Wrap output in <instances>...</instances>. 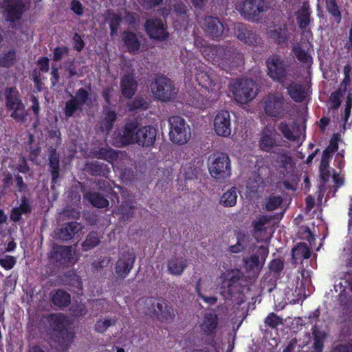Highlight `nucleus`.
I'll return each mask as SVG.
<instances>
[{"label":"nucleus","mask_w":352,"mask_h":352,"mask_svg":"<svg viewBox=\"0 0 352 352\" xmlns=\"http://www.w3.org/2000/svg\"><path fill=\"white\" fill-rule=\"evenodd\" d=\"M206 52H208V59L225 71H231L244 65L243 54L233 47L208 45L203 50V53Z\"/></svg>","instance_id":"obj_1"},{"label":"nucleus","mask_w":352,"mask_h":352,"mask_svg":"<svg viewBox=\"0 0 352 352\" xmlns=\"http://www.w3.org/2000/svg\"><path fill=\"white\" fill-rule=\"evenodd\" d=\"M210 175L217 180L223 181L231 175V163L228 154L217 152L211 154L208 160Z\"/></svg>","instance_id":"obj_2"},{"label":"nucleus","mask_w":352,"mask_h":352,"mask_svg":"<svg viewBox=\"0 0 352 352\" xmlns=\"http://www.w3.org/2000/svg\"><path fill=\"white\" fill-rule=\"evenodd\" d=\"M241 278L242 273L239 270H232L222 274L220 294L225 300H233L241 294Z\"/></svg>","instance_id":"obj_3"},{"label":"nucleus","mask_w":352,"mask_h":352,"mask_svg":"<svg viewBox=\"0 0 352 352\" xmlns=\"http://www.w3.org/2000/svg\"><path fill=\"white\" fill-rule=\"evenodd\" d=\"M6 107L11 111L10 117L15 121L23 123L28 116L21 96L16 87L6 88L5 90Z\"/></svg>","instance_id":"obj_4"},{"label":"nucleus","mask_w":352,"mask_h":352,"mask_svg":"<svg viewBox=\"0 0 352 352\" xmlns=\"http://www.w3.org/2000/svg\"><path fill=\"white\" fill-rule=\"evenodd\" d=\"M45 319L44 322H47L53 330L60 345L68 346L72 342L74 336L65 326V316L62 314H50Z\"/></svg>","instance_id":"obj_5"},{"label":"nucleus","mask_w":352,"mask_h":352,"mask_svg":"<svg viewBox=\"0 0 352 352\" xmlns=\"http://www.w3.org/2000/svg\"><path fill=\"white\" fill-rule=\"evenodd\" d=\"M151 88L155 98L162 102L171 101L177 94L173 81L164 74L155 76Z\"/></svg>","instance_id":"obj_6"},{"label":"nucleus","mask_w":352,"mask_h":352,"mask_svg":"<svg viewBox=\"0 0 352 352\" xmlns=\"http://www.w3.org/2000/svg\"><path fill=\"white\" fill-rule=\"evenodd\" d=\"M49 137L50 139H54L55 142L54 146H51L49 148L48 151V166L49 171L51 174V188H54L55 184L57 183L58 179L60 177V154L57 152V148L60 145L62 139L61 135L59 130L51 131L49 133Z\"/></svg>","instance_id":"obj_7"},{"label":"nucleus","mask_w":352,"mask_h":352,"mask_svg":"<svg viewBox=\"0 0 352 352\" xmlns=\"http://www.w3.org/2000/svg\"><path fill=\"white\" fill-rule=\"evenodd\" d=\"M234 100L239 104H247L257 94L256 82L251 79H237L230 87Z\"/></svg>","instance_id":"obj_8"},{"label":"nucleus","mask_w":352,"mask_h":352,"mask_svg":"<svg viewBox=\"0 0 352 352\" xmlns=\"http://www.w3.org/2000/svg\"><path fill=\"white\" fill-rule=\"evenodd\" d=\"M139 125L140 122L136 118L126 121L120 131L114 135L113 144L116 147H124L135 144Z\"/></svg>","instance_id":"obj_9"},{"label":"nucleus","mask_w":352,"mask_h":352,"mask_svg":"<svg viewBox=\"0 0 352 352\" xmlns=\"http://www.w3.org/2000/svg\"><path fill=\"white\" fill-rule=\"evenodd\" d=\"M151 316L160 322L170 323L175 318V310L166 300L153 298L148 309Z\"/></svg>","instance_id":"obj_10"},{"label":"nucleus","mask_w":352,"mask_h":352,"mask_svg":"<svg viewBox=\"0 0 352 352\" xmlns=\"http://www.w3.org/2000/svg\"><path fill=\"white\" fill-rule=\"evenodd\" d=\"M0 10L4 21L14 24L22 19L25 4L23 0H3L0 2Z\"/></svg>","instance_id":"obj_11"},{"label":"nucleus","mask_w":352,"mask_h":352,"mask_svg":"<svg viewBox=\"0 0 352 352\" xmlns=\"http://www.w3.org/2000/svg\"><path fill=\"white\" fill-rule=\"evenodd\" d=\"M267 74L274 81L283 85L287 77V63L278 54H274L266 60Z\"/></svg>","instance_id":"obj_12"},{"label":"nucleus","mask_w":352,"mask_h":352,"mask_svg":"<svg viewBox=\"0 0 352 352\" xmlns=\"http://www.w3.org/2000/svg\"><path fill=\"white\" fill-rule=\"evenodd\" d=\"M169 138L170 141L177 144H186L190 138L187 132L188 126L185 120L178 116H171L168 119Z\"/></svg>","instance_id":"obj_13"},{"label":"nucleus","mask_w":352,"mask_h":352,"mask_svg":"<svg viewBox=\"0 0 352 352\" xmlns=\"http://www.w3.org/2000/svg\"><path fill=\"white\" fill-rule=\"evenodd\" d=\"M50 261L58 267L72 265L76 260L72 246L56 245L52 248L49 255Z\"/></svg>","instance_id":"obj_14"},{"label":"nucleus","mask_w":352,"mask_h":352,"mask_svg":"<svg viewBox=\"0 0 352 352\" xmlns=\"http://www.w3.org/2000/svg\"><path fill=\"white\" fill-rule=\"evenodd\" d=\"M280 134L274 126H267L261 131L258 140L260 150L267 153H274V148L280 146Z\"/></svg>","instance_id":"obj_15"},{"label":"nucleus","mask_w":352,"mask_h":352,"mask_svg":"<svg viewBox=\"0 0 352 352\" xmlns=\"http://www.w3.org/2000/svg\"><path fill=\"white\" fill-rule=\"evenodd\" d=\"M258 252L259 255L254 254L249 257L243 258L244 268L246 272L256 276L261 270L269 253L267 248L264 245H261L258 249Z\"/></svg>","instance_id":"obj_16"},{"label":"nucleus","mask_w":352,"mask_h":352,"mask_svg":"<svg viewBox=\"0 0 352 352\" xmlns=\"http://www.w3.org/2000/svg\"><path fill=\"white\" fill-rule=\"evenodd\" d=\"M144 30L147 35L155 40L164 41L169 36L166 27L160 18L147 19L144 23Z\"/></svg>","instance_id":"obj_17"},{"label":"nucleus","mask_w":352,"mask_h":352,"mask_svg":"<svg viewBox=\"0 0 352 352\" xmlns=\"http://www.w3.org/2000/svg\"><path fill=\"white\" fill-rule=\"evenodd\" d=\"M266 10L267 6L264 0H245L241 7V15L246 20L255 21Z\"/></svg>","instance_id":"obj_18"},{"label":"nucleus","mask_w":352,"mask_h":352,"mask_svg":"<svg viewBox=\"0 0 352 352\" xmlns=\"http://www.w3.org/2000/svg\"><path fill=\"white\" fill-rule=\"evenodd\" d=\"M199 23L206 34L213 40L218 39L223 33V24L218 17L206 16Z\"/></svg>","instance_id":"obj_19"},{"label":"nucleus","mask_w":352,"mask_h":352,"mask_svg":"<svg viewBox=\"0 0 352 352\" xmlns=\"http://www.w3.org/2000/svg\"><path fill=\"white\" fill-rule=\"evenodd\" d=\"M136 256L133 251L124 252L116 263L115 271L120 278H125L133 267Z\"/></svg>","instance_id":"obj_20"},{"label":"nucleus","mask_w":352,"mask_h":352,"mask_svg":"<svg viewBox=\"0 0 352 352\" xmlns=\"http://www.w3.org/2000/svg\"><path fill=\"white\" fill-rule=\"evenodd\" d=\"M234 34L239 40L250 46H258L263 42L254 31L241 23L235 25Z\"/></svg>","instance_id":"obj_21"},{"label":"nucleus","mask_w":352,"mask_h":352,"mask_svg":"<svg viewBox=\"0 0 352 352\" xmlns=\"http://www.w3.org/2000/svg\"><path fill=\"white\" fill-rule=\"evenodd\" d=\"M214 130L219 136L227 138L231 134L230 113L227 110L219 111L213 120Z\"/></svg>","instance_id":"obj_22"},{"label":"nucleus","mask_w":352,"mask_h":352,"mask_svg":"<svg viewBox=\"0 0 352 352\" xmlns=\"http://www.w3.org/2000/svg\"><path fill=\"white\" fill-rule=\"evenodd\" d=\"M284 98L282 96L270 94L264 102V111L270 117L279 118L284 113Z\"/></svg>","instance_id":"obj_23"},{"label":"nucleus","mask_w":352,"mask_h":352,"mask_svg":"<svg viewBox=\"0 0 352 352\" xmlns=\"http://www.w3.org/2000/svg\"><path fill=\"white\" fill-rule=\"evenodd\" d=\"M157 129L153 125H139L136 133L135 144L143 146L149 147L153 146L156 140Z\"/></svg>","instance_id":"obj_24"},{"label":"nucleus","mask_w":352,"mask_h":352,"mask_svg":"<svg viewBox=\"0 0 352 352\" xmlns=\"http://www.w3.org/2000/svg\"><path fill=\"white\" fill-rule=\"evenodd\" d=\"M288 25L286 23L274 25L269 32V36L278 45L287 44L289 38Z\"/></svg>","instance_id":"obj_25"},{"label":"nucleus","mask_w":352,"mask_h":352,"mask_svg":"<svg viewBox=\"0 0 352 352\" xmlns=\"http://www.w3.org/2000/svg\"><path fill=\"white\" fill-rule=\"evenodd\" d=\"M119 153V151L114 150L109 146L94 148L91 151L94 158L107 161L112 164L118 160Z\"/></svg>","instance_id":"obj_26"},{"label":"nucleus","mask_w":352,"mask_h":352,"mask_svg":"<svg viewBox=\"0 0 352 352\" xmlns=\"http://www.w3.org/2000/svg\"><path fill=\"white\" fill-rule=\"evenodd\" d=\"M122 40L130 54H135L139 52L141 41L135 33L128 30L124 31L122 34Z\"/></svg>","instance_id":"obj_27"},{"label":"nucleus","mask_w":352,"mask_h":352,"mask_svg":"<svg viewBox=\"0 0 352 352\" xmlns=\"http://www.w3.org/2000/svg\"><path fill=\"white\" fill-rule=\"evenodd\" d=\"M290 98L296 102H302L307 96L305 85L292 81L286 87Z\"/></svg>","instance_id":"obj_28"},{"label":"nucleus","mask_w":352,"mask_h":352,"mask_svg":"<svg viewBox=\"0 0 352 352\" xmlns=\"http://www.w3.org/2000/svg\"><path fill=\"white\" fill-rule=\"evenodd\" d=\"M85 170L91 176H100L105 178L109 177L111 173L109 166L98 161H91L85 164Z\"/></svg>","instance_id":"obj_29"},{"label":"nucleus","mask_w":352,"mask_h":352,"mask_svg":"<svg viewBox=\"0 0 352 352\" xmlns=\"http://www.w3.org/2000/svg\"><path fill=\"white\" fill-rule=\"evenodd\" d=\"M80 230L79 224L75 221L65 223L63 228L56 232L57 237L64 241L72 240Z\"/></svg>","instance_id":"obj_30"},{"label":"nucleus","mask_w":352,"mask_h":352,"mask_svg":"<svg viewBox=\"0 0 352 352\" xmlns=\"http://www.w3.org/2000/svg\"><path fill=\"white\" fill-rule=\"evenodd\" d=\"M137 85L136 80L131 75H124L120 81V90L122 95L125 98H131L135 94Z\"/></svg>","instance_id":"obj_31"},{"label":"nucleus","mask_w":352,"mask_h":352,"mask_svg":"<svg viewBox=\"0 0 352 352\" xmlns=\"http://www.w3.org/2000/svg\"><path fill=\"white\" fill-rule=\"evenodd\" d=\"M219 324V318L216 314L209 313L204 316V321L200 327L204 334L212 336Z\"/></svg>","instance_id":"obj_32"},{"label":"nucleus","mask_w":352,"mask_h":352,"mask_svg":"<svg viewBox=\"0 0 352 352\" xmlns=\"http://www.w3.org/2000/svg\"><path fill=\"white\" fill-rule=\"evenodd\" d=\"M105 21L109 24L110 36L114 37L118 35V29L122 23V16L113 10H107L104 13Z\"/></svg>","instance_id":"obj_33"},{"label":"nucleus","mask_w":352,"mask_h":352,"mask_svg":"<svg viewBox=\"0 0 352 352\" xmlns=\"http://www.w3.org/2000/svg\"><path fill=\"white\" fill-rule=\"evenodd\" d=\"M271 221V217L267 215H260L252 222V235L257 241H263L261 233L266 231L265 225Z\"/></svg>","instance_id":"obj_34"},{"label":"nucleus","mask_w":352,"mask_h":352,"mask_svg":"<svg viewBox=\"0 0 352 352\" xmlns=\"http://www.w3.org/2000/svg\"><path fill=\"white\" fill-rule=\"evenodd\" d=\"M118 115L115 110H111L109 107H103V117L101 120V128L107 133H109L117 120Z\"/></svg>","instance_id":"obj_35"},{"label":"nucleus","mask_w":352,"mask_h":352,"mask_svg":"<svg viewBox=\"0 0 352 352\" xmlns=\"http://www.w3.org/2000/svg\"><path fill=\"white\" fill-rule=\"evenodd\" d=\"M195 79L198 84L208 91L215 89L216 82L213 76L208 72L199 71L195 74Z\"/></svg>","instance_id":"obj_36"},{"label":"nucleus","mask_w":352,"mask_h":352,"mask_svg":"<svg viewBox=\"0 0 352 352\" xmlns=\"http://www.w3.org/2000/svg\"><path fill=\"white\" fill-rule=\"evenodd\" d=\"M187 266L186 259L174 257L168 263V270L170 274L179 276L183 273Z\"/></svg>","instance_id":"obj_37"},{"label":"nucleus","mask_w":352,"mask_h":352,"mask_svg":"<svg viewBox=\"0 0 352 352\" xmlns=\"http://www.w3.org/2000/svg\"><path fill=\"white\" fill-rule=\"evenodd\" d=\"M85 198L91 204L98 208H104L109 206V201L100 192H88L85 195Z\"/></svg>","instance_id":"obj_38"},{"label":"nucleus","mask_w":352,"mask_h":352,"mask_svg":"<svg viewBox=\"0 0 352 352\" xmlns=\"http://www.w3.org/2000/svg\"><path fill=\"white\" fill-rule=\"evenodd\" d=\"M51 300L54 305L59 307H65L70 304L71 296L67 292L58 289L52 295Z\"/></svg>","instance_id":"obj_39"},{"label":"nucleus","mask_w":352,"mask_h":352,"mask_svg":"<svg viewBox=\"0 0 352 352\" xmlns=\"http://www.w3.org/2000/svg\"><path fill=\"white\" fill-rule=\"evenodd\" d=\"M311 330L314 337V343L311 346V352H322L326 334L319 331L316 326L313 327Z\"/></svg>","instance_id":"obj_40"},{"label":"nucleus","mask_w":352,"mask_h":352,"mask_svg":"<svg viewBox=\"0 0 352 352\" xmlns=\"http://www.w3.org/2000/svg\"><path fill=\"white\" fill-rule=\"evenodd\" d=\"M292 256L294 261L308 259L311 256V250L305 243H299L292 250Z\"/></svg>","instance_id":"obj_41"},{"label":"nucleus","mask_w":352,"mask_h":352,"mask_svg":"<svg viewBox=\"0 0 352 352\" xmlns=\"http://www.w3.org/2000/svg\"><path fill=\"white\" fill-rule=\"evenodd\" d=\"M297 23L298 27L301 30H305L310 23V10L308 6L303 5L302 8L298 11Z\"/></svg>","instance_id":"obj_42"},{"label":"nucleus","mask_w":352,"mask_h":352,"mask_svg":"<svg viewBox=\"0 0 352 352\" xmlns=\"http://www.w3.org/2000/svg\"><path fill=\"white\" fill-rule=\"evenodd\" d=\"M236 187H232L221 195L220 204L225 207H232L236 204Z\"/></svg>","instance_id":"obj_43"},{"label":"nucleus","mask_w":352,"mask_h":352,"mask_svg":"<svg viewBox=\"0 0 352 352\" xmlns=\"http://www.w3.org/2000/svg\"><path fill=\"white\" fill-rule=\"evenodd\" d=\"M100 243V236L97 232H91L82 243L84 251H89L96 247Z\"/></svg>","instance_id":"obj_44"},{"label":"nucleus","mask_w":352,"mask_h":352,"mask_svg":"<svg viewBox=\"0 0 352 352\" xmlns=\"http://www.w3.org/2000/svg\"><path fill=\"white\" fill-rule=\"evenodd\" d=\"M327 12L333 17L334 21L339 24L342 20V14L337 4V0H325Z\"/></svg>","instance_id":"obj_45"},{"label":"nucleus","mask_w":352,"mask_h":352,"mask_svg":"<svg viewBox=\"0 0 352 352\" xmlns=\"http://www.w3.org/2000/svg\"><path fill=\"white\" fill-rule=\"evenodd\" d=\"M292 52L294 54L297 60L303 64H311L312 57L308 52L302 49L300 45H295L292 48Z\"/></svg>","instance_id":"obj_46"},{"label":"nucleus","mask_w":352,"mask_h":352,"mask_svg":"<svg viewBox=\"0 0 352 352\" xmlns=\"http://www.w3.org/2000/svg\"><path fill=\"white\" fill-rule=\"evenodd\" d=\"M127 107L131 112L147 110L149 108V103L143 98L136 97L127 104Z\"/></svg>","instance_id":"obj_47"},{"label":"nucleus","mask_w":352,"mask_h":352,"mask_svg":"<svg viewBox=\"0 0 352 352\" xmlns=\"http://www.w3.org/2000/svg\"><path fill=\"white\" fill-rule=\"evenodd\" d=\"M16 61V52L10 50L0 56V67L9 68L13 66Z\"/></svg>","instance_id":"obj_48"},{"label":"nucleus","mask_w":352,"mask_h":352,"mask_svg":"<svg viewBox=\"0 0 352 352\" xmlns=\"http://www.w3.org/2000/svg\"><path fill=\"white\" fill-rule=\"evenodd\" d=\"M82 107L76 100L69 99L65 102L64 113L66 118L73 117L77 111H82Z\"/></svg>","instance_id":"obj_49"},{"label":"nucleus","mask_w":352,"mask_h":352,"mask_svg":"<svg viewBox=\"0 0 352 352\" xmlns=\"http://www.w3.org/2000/svg\"><path fill=\"white\" fill-rule=\"evenodd\" d=\"M278 129L287 140L292 142L298 140V136L294 133V131H292L289 124L285 121L280 122Z\"/></svg>","instance_id":"obj_50"},{"label":"nucleus","mask_w":352,"mask_h":352,"mask_svg":"<svg viewBox=\"0 0 352 352\" xmlns=\"http://www.w3.org/2000/svg\"><path fill=\"white\" fill-rule=\"evenodd\" d=\"M116 321V318H105L104 320H98L95 324L94 329L99 333H104L109 327L115 325Z\"/></svg>","instance_id":"obj_51"},{"label":"nucleus","mask_w":352,"mask_h":352,"mask_svg":"<svg viewBox=\"0 0 352 352\" xmlns=\"http://www.w3.org/2000/svg\"><path fill=\"white\" fill-rule=\"evenodd\" d=\"M283 199L280 195H270L266 200L265 209L273 211L278 209L283 204Z\"/></svg>","instance_id":"obj_52"},{"label":"nucleus","mask_w":352,"mask_h":352,"mask_svg":"<svg viewBox=\"0 0 352 352\" xmlns=\"http://www.w3.org/2000/svg\"><path fill=\"white\" fill-rule=\"evenodd\" d=\"M134 208V206L131 204L124 203L121 204L119 210L123 221H128L133 217Z\"/></svg>","instance_id":"obj_53"},{"label":"nucleus","mask_w":352,"mask_h":352,"mask_svg":"<svg viewBox=\"0 0 352 352\" xmlns=\"http://www.w3.org/2000/svg\"><path fill=\"white\" fill-rule=\"evenodd\" d=\"M76 102L82 107L89 98V94L85 88H80L76 92L75 96L72 97Z\"/></svg>","instance_id":"obj_54"},{"label":"nucleus","mask_w":352,"mask_h":352,"mask_svg":"<svg viewBox=\"0 0 352 352\" xmlns=\"http://www.w3.org/2000/svg\"><path fill=\"white\" fill-rule=\"evenodd\" d=\"M342 93L340 90L333 91L329 98L330 108L333 110L338 109L342 102Z\"/></svg>","instance_id":"obj_55"},{"label":"nucleus","mask_w":352,"mask_h":352,"mask_svg":"<svg viewBox=\"0 0 352 352\" xmlns=\"http://www.w3.org/2000/svg\"><path fill=\"white\" fill-rule=\"evenodd\" d=\"M16 263L14 256L10 255L0 256V265L6 270H10L14 267Z\"/></svg>","instance_id":"obj_56"},{"label":"nucleus","mask_w":352,"mask_h":352,"mask_svg":"<svg viewBox=\"0 0 352 352\" xmlns=\"http://www.w3.org/2000/svg\"><path fill=\"white\" fill-rule=\"evenodd\" d=\"M265 323L267 326L274 329L283 323V320L276 314L272 312L265 318Z\"/></svg>","instance_id":"obj_57"},{"label":"nucleus","mask_w":352,"mask_h":352,"mask_svg":"<svg viewBox=\"0 0 352 352\" xmlns=\"http://www.w3.org/2000/svg\"><path fill=\"white\" fill-rule=\"evenodd\" d=\"M269 268L272 272L279 274L284 268V262L280 258L273 259L269 264Z\"/></svg>","instance_id":"obj_58"},{"label":"nucleus","mask_w":352,"mask_h":352,"mask_svg":"<svg viewBox=\"0 0 352 352\" xmlns=\"http://www.w3.org/2000/svg\"><path fill=\"white\" fill-rule=\"evenodd\" d=\"M16 208H18L22 214H30L32 210L28 199L24 195L21 198V204Z\"/></svg>","instance_id":"obj_59"},{"label":"nucleus","mask_w":352,"mask_h":352,"mask_svg":"<svg viewBox=\"0 0 352 352\" xmlns=\"http://www.w3.org/2000/svg\"><path fill=\"white\" fill-rule=\"evenodd\" d=\"M69 53V48L67 46L56 47L53 51V60L54 61H59L62 59L63 56Z\"/></svg>","instance_id":"obj_60"},{"label":"nucleus","mask_w":352,"mask_h":352,"mask_svg":"<svg viewBox=\"0 0 352 352\" xmlns=\"http://www.w3.org/2000/svg\"><path fill=\"white\" fill-rule=\"evenodd\" d=\"M140 5L146 10H151L161 5L163 0H139Z\"/></svg>","instance_id":"obj_61"},{"label":"nucleus","mask_w":352,"mask_h":352,"mask_svg":"<svg viewBox=\"0 0 352 352\" xmlns=\"http://www.w3.org/2000/svg\"><path fill=\"white\" fill-rule=\"evenodd\" d=\"M98 189L107 194H111L113 191L111 184L108 181L104 179H99L96 182Z\"/></svg>","instance_id":"obj_62"},{"label":"nucleus","mask_w":352,"mask_h":352,"mask_svg":"<svg viewBox=\"0 0 352 352\" xmlns=\"http://www.w3.org/2000/svg\"><path fill=\"white\" fill-rule=\"evenodd\" d=\"M37 65L39 70L43 73H47L50 69V60L47 56H42L37 60Z\"/></svg>","instance_id":"obj_63"},{"label":"nucleus","mask_w":352,"mask_h":352,"mask_svg":"<svg viewBox=\"0 0 352 352\" xmlns=\"http://www.w3.org/2000/svg\"><path fill=\"white\" fill-rule=\"evenodd\" d=\"M330 352H352V344H338Z\"/></svg>","instance_id":"obj_64"}]
</instances>
